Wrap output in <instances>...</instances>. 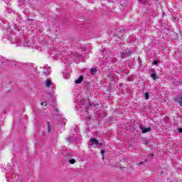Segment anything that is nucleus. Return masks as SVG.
<instances>
[{"label": "nucleus", "instance_id": "obj_1", "mask_svg": "<svg viewBox=\"0 0 182 182\" xmlns=\"http://www.w3.org/2000/svg\"><path fill=\"white\" fill-rule=\"evenodd\" d=\"M80 106H81V109H82L84 112H86V100L85 99H83L80 101Z\"/></svg>", "mask_w": 182, "mask_h": 182}, {"label": "nucleus", "instance_id": "obj_2", "mask_svg": "<svg viewBox=\"0 0 182 182\" xmlns=\"http://www.w3.org/2000/svg\"><path fill=\"white\" fill-rule=\"evenodd\" d=\"M140 129H141V130H142V133H149V132H150V130H151V127L145 128L143 125L140 126Z\"/></svg>", "mask_w": 182, "mask_h": 182}, {"label": "nucleus", "instance_id": "obj_3", "mask_svg": "<svg viewBox=\"0 0 182 182\" xmlns=\"http://www.w3.org/2000/svg\"><path fill=\"white\" fill-rule=\"evenodd\" d=\"M83 81V75H80L78 79L75 80V85H80Z\"/></svg>", "mask_w": 182, "mask_h": 182}, {"label": "nucleus", "instance_id": "obj_4", "mask_svg": "<svg viewBox=\"0 0 182 182\" xmlns=\"http://www.w3.org/2000/svg\"><path fill=\"white\" fill-rule=\"evenodd\" d=\"M90 141L92 143V144H95V146L99 145V141L97 139H96L95 138L90 139Z\"/></svg>", "mask_w": 182, "mask_h": 182}, {"label": "nucleus", "instance_id": "obj_5", "mask_svg": "<svg viewBox=\"0 0 182 182\" xmlns=\"http://www.w3.org/2000/svg\"><path fill=\"white\" fill-rule=\"evenodd\" d=\"M130 55H132V51L129 50L128 52L122 53L121 57L126 58V56H130Z\"/></svg>", "mask_w": 182, "mask_h": 182}, {"label": "nucleus", "instance_id": "obj_6", "mask_svg": "<svg viewBox=\"0 0 182 182\" xmlns=\"http://www.w3.org/2000/svg\"><path fill=\"white\" fill-rule=\"evenodd\" d=\"M51 85H52V82L50 81V80L48 79L46 80V87H50Z\"/></svg>", "mask_w": 182, "mask_h": 182}, {"label": "nucleus", "instance_id": "obj_7", "mask_svg": "<svg viewBox=\"0 0 182 182\" xmlns=\"http://www.w3.org/2000/svg\"><path fill=\"white\" fill-rule=\"evenodd\" d=\"M97 72V69H96V68H91L90 69V73H91V75H96V73Z\"/></svg>", "mask_w": 182, "mask_h": 182}, {"label": "nucleus", "instance_id": "obj_8", "mask_svg": "<svg viewBox=\"0 0 182 182\" xmlns=\"http://www.w3.org/2000/svg\"><path fill=\"white\" fill-rule=\"evenodd\" d=\"M149 97H150V94L149 92H145L144 98L146 99V100H149Z\"/></svg>", "mask_w": 182, "mask_h": 182}, {"label": "nucleus", "instance_id": "obj_9", "mask_svg": "<svg viewBox=\"0 0 182 182\" xmlns=\"http://www.w3.org/2000/svg\"><path fill=\"white\" fill-rule=\"evenodd\" d=\"M151 77H152L153 80H156L158 79L157 75L156 74H151Z\"/></svg>", "mask_w": 182, "mask_h": 182}, {"label": "nucleus", "instance_id": "obj_10", "mask_svg": "<svg viewBox=\"0 0 182 182\" xmlns=\"http://www.w3.org/2000/svg\"><path fill=\"white\" fill-rule=\"evenodd\" d=\"M48 124V133H50L51 130H50V123L49 122H47Z\"/></svg>", "mask_w": 182, "mask_h": 182}, {"label": "nucleus", "instance_id": "obj_11", "mask_svg": "<svg viewBox=\"0 0 182 182\" xmlns=\"http://www.w3.org/2000/svg\"><path fill=\"white\" fill-rule=\"evenodd\" d=\"M69 163L70 164H75V163H76V160L73 159H71L69 160Z\"/></svg>", "mask_w": 182, "mask_h": 182}, {"label": "nucleus", "instance_id": "obj_12", "mask_svg": "<svg viewBox=\"0 0 182 182\" xmlns=\"http://www.w3.org/2000/svg\"><path fill=\"white\" fill-rule=\"evenodd\" d=\"M147 1L148 0H139V2H141V4H147Z\"/></svg>", "mask_w": 182, "mask_h": 182}, {"label": "nucleus", "instance_id": "obj_13", "mask_svg": "<svg viewBox=\"0 0 182 182\" xmlns=\"http://www.w3.org/2000/svg\"><path fill=\"white\" fill-rule=\"evenodd\" d=\"M66 140H67V141L70 142V141H72V137L68 136V137L66 138Z\"/></svg>", "mask_w": 182, "mask_h": 182}, {"label": "nucleus", "instance_id": "obj_14", "mask_svg": "<svg viewBox=\"0 0 182 182\" xmlns=\"http://www.w3.org/2000/svg\"><path fill=\"white\" fill-rule=\"evenodd\" d=\"M101 154H102V159H105V150L101 151Z\"/></svg>", "mask_w": 182, "mask_h": 182}, {"label": "nucleus", "instance_id": "obj_15", "mask_svg": "<svg viewBox=\"0 0 182 182\" xmlns=\"http://www.w3.org/2000/svg\"><path fill=\"white\" fill-rule=\"evenodd\" d=\"M9 62H10L11 65L14 63L15 66H16V62L12 61V60H10Z\"/></svg>", "mask_w": 182, "mask_h": 182}, {"label": "nucleus", "instance_id": "obj_16", "mask_svg": "<svg viewBox=\"0 0 182 182\" xmlns=\"http://www.w3.org/2000/svg\"><path fill=\"white\" fill-rule=\"evenodd\" d=\"M43 105L45 106H47L48 105V102H41V106H43Z\"/></svg>", "mask_w": 182, "mask_h": 182}, {"label": "nucleus", "instance_id": "obj_17", "mask_svg": "<svg viewBox=\"0 0 182 182\" xmlns=\"http://www.w3.org/2000/svg\"><path fill=\"white\" fill-rule=\"evenodd\" d=\"M154 65H159V61H154Z\"/></svg>", "mask_w": 182, "mask_h": 182}, {"label": "nucleus", "instance_id": "obj_18", "mask_svg": "<svg viewBox=\"0 0 182 182\" xmlns=\"http://www.w3.org/2000/svg\"><path fill=\"white\" fill-rule=\"evenodd\" d=\"M81 117H82V119H83V120H85V119H86V117L85 116V115H81Z\"/></svg>", "mask_w": 182, "mask_h": 182}, {"label": "nucleus", "instance_id": "obj_19", "mask_svg": "<svg viewBox=\"0 0 182 182\" xmlns=\"http://www.w3.org/2000/svg\"><path fill=\"white\" fill-rule=\"evenodd\" d=\"M141 164H144V162H139V163H138V166H141Z\"/></svg>", "mask_w": 182, "mask_h": 182}, {"label": "nucleus", "instance_id": "obj_20", "mask_svg": "<svg viewBox=\"0 0 182 182\" xmlns=\"http://www.w3.org/2000/svg\"><path fill=\"white\" fill-rule=\"evenodd\" d=\"M92 106H94L95 107H96V106H99V104H92Z\"/></svg>", "mask_w": 182, "mask_h": 182}, {"label": "nucleus", "instance_id": "obj_21", "mask_svg": "<svg viewBox=\"0 0 182 182\" xmlns=\"http://www.w3.org/2000/svg\"><path fill=\"white\" fill-rule=\"evenodd\" d=\"M149 156V157H154V154H150Z\"/></svg>", "mask_w": 182, "mask_h": 182}, {"label": "nucleus", "instance_id": "obj_22", "mask_svg": "<svg viewBox=\"0 0 182 182\" xmlns=\"http://www.w3.org/2000/svg\"><path fill=\"white\" fill-rule=\"evenodd\" d=\"M22 41H23L21 40V43H20V44H19L20 46H24V45L22 43Z\"/></svg>", "mask_w": 182, "mask_h": 182}, {"label": "nucleus", "instance_id": "obj_23", "mask_svg": "<svg viewBox=\"0 0 182 182\" xmlns=\"http://www.w3.org/2000/svg\"><path fill=\"white\" fill-rule=\"evenodd\" d=\"M179 133H182V128L178 129Z\"/></svg>", "mask_w": 182, "mask_h": 182}, {"label": "nucleus", "instance_id": "obj_24", "mask_svg": "<svg viewBox=\"0 0 182 182\" xmlns=\"http://www.w3.org/2000/svg\"><path fill=\"white\" fill-rule=\"evenodd\" d=\"M162 174H164V171H161V176Z\"/></svg>", "mask_w": 182, "mask_h": 182}, {"label": "nucleus", "instance_id": "obj_25", "mask_svg": "<svg viewBox=\"0 0 182 182\" xmlns=\"http://www.w3.org/2000/svg\"><path fill=\"white\" fill-rule=\"evenodd\" d=\"M44 75H46V71L43 72Z\"/></svg>", "mask_w": 182, "mask_h": 182}, {"label": "nucleus", "instance_id": "obj_26", "mask_svg": "<svg viewBox=\"0 0 182 182\" xmlns=\"http://www.w3.org/2000/svg\"><path fill=\"white\" fill-rule=\"evenodd\" d=\"M88 147H92V144H88Z\"/></svg>", "mask_w": 182, "mask_h": 182}, {"label": "nucleus", "instance_id": "obj_27", "mask_svg": "<svg viewBox=\"0 0 182 182\" xmlns=\"http://www.w3.org/2000/svg\"><path fill=\"white\" fill-rule=\"evenodd\" d=\"M17 182H21V181H17Z\"/></svg>", "mask_w": 182, "mask_h": 182}, {"label": "nucleus", "instance_id": "obj_28", "mask_svg": "<svg viewBox=\"0 0 182 182\" xmlns=\"http://www.w3.org/2000/svg\"><path fill=\"white\" fill-rule=\"evenodd\" d=\"M181 82L182 83V80H181Z\"/></svg>", "mask_w": 182, "mask_h": 182}]
</instances>
